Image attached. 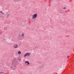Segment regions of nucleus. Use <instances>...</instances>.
<instances>
[{
  "mask_svg": "<svg viewBox=\"0 0 74 74\" xmlns=\"http://www.w3.org/2000/svg\"><path fill=\"white\" fill-rule=\"evenodd\" d=\"M0 74H5V73L3 72H0Z\"/></svg>",
  "mask_w": 74,
  "mask_h": 74,
  "instance_id": "1a4fd4ad",
  "label": "nucleus"
},
{
  "mask_svg": "<svg viewBox=\"0 0 74 74\" xmlns=\"http://www.w3.org/2000/svg\"><path fill=\"white\" fill-rule=\"evenodd\" d=\"M30 56V53H27L24 55V58H26L27 56L29 57Z\"/></svg>",
  "mask_w": 74,
  "mask_h": 74,
  "instance_id": "20e7f679",
  "label": "nucleus"
},
{
  "mask_svg": "<svg viewBox=\"0 0 74 74\" xmlns=\"http://www.w3.org/2000/svg\"><path fill=\"white\" fill-rule=\"evenodd\" d=\"M14 48H17L18 47V45L17 44H15L13 46Z\"/></svg>",
  "mask_w": 74,
  "mask_h": 74,
  "instance_id": "39448f33",
  "label": "nucleus"
},
{
  "mask_svg": "<svg viewBox=\"0 0 74 74\" xmlns=\"http://www.w3.org/2000/svg\"><path fill=\"white\" fill-rule=\"evenodd\" d=\"M38 14L37 13L34 14L32 17V19H35L37 17Z\"/></svg>",
  "mask_w": 74,
  "mask_h": 74,
  "instance_id": "7ed1b4c3",
  "label": "nucleus"
},
{
  "mask_svg": "<svg viewBox=\"0 0 74 74\" xmlns=\"http://www.w3.org/2000/svg\"><path fill=\"white\" fill-rule=\"evenodd\" d=\"M18 53L19 55H21V51H18Z\"/></svg>",
  "mask_w": 74,
  "mask_h": 74,
  "instance_id": "0eeeda50",
  "label": "nucleus"
},
{
  "mask_svg": "<svg viewBox=\"0 0 74 74\" xmlns=\"http://www.w3.org/2000/svg\"><path fill=\"white\" fill-rule=\"evenodd\" d=\"M0 12H1V11H0Z\"/></svg>",
  "mask_w": 74,
  "mask_h": 74,
  "instance_id": "4468645a",
  "label": "nucleus"
},
{
  "mask_svg": "<svg viewBox=\"0 0 74 74\" xmlns=\"http://www.w3.org/2000/svg\"><path fill=\"white\" fill-rule=\"evenodd\" d=\"M1 12V14H2V15H4V13H3L2 12V11H1L0 12Z\"/></svg>",
  "mask_w": 74,
  "mask_h": 74,
  "instance_id": "6e6552de",
  "label": "nucleus"
},
{
  "mask_svg": "<svg viewBox=\"0 0 74 74\" xmlns=\"http://www.w3.org/2000/svg\"><path fill=\"white\" fill-rule=\"evenodd\" d=\"M24 36H25V34L23 33H22L21 34V35L20 34L18 37L19 40H22L24 38Z\"/></svg>",
  "mask_w": 74,
  "mask_h": 74,
  "instance_id": "f03ea898",
  "label": "nucleus"
},
{
  "mask_svg": "<svg viewBox=\"0 0 74 74\" xmlns=\"http://www.w3.org/2000/svg\"><path fill=\"white\" fill-rule=\"evenodd\" d=\"M25 64H27V65H29L30 64V62L29 61H25Z\"/></svg>",
  "mask_w": 74,
  "mask_h": 74,
  "instance_id": "423d86ee",
  "label": "nucleus"
},
{
  "mask_svg": "<svg viewBox=\"0 0 74 74\" xmlns=\"http://www.w3.org/2000/svg\"><path fill=\"white\" fill-rule=\"evenodd\" d=\"M63 8V9H66V7H64V8Z\"/></svg>",
  "mask_w": 74,
  "mask_h": 74,
  "instance_id": "9b49d317",
  "label": "nucleus"
},
{
  "mask_svg": "<svg viewBox=\"0 0 74 74\" xmlns=\"http://www.w3.org/2000/svg\"><path fill=\"white\" fill-rule=\"evenodd\" d=\"M18 59L19 60V62H21V59Z\"/></svg>",
  "mask_w": 74,
  "mask_h": 74,
  "instance_id": "9d476101",
  "label": "nucleus"
},
{
  "mask_svg": "<svg viewBox=\"0 0 74 74\" xmlns=\"http://www.w3.org/2000/svg\"><path fill=\"white\" fill-rule=\"evenodd\" d=\"M67 58H69V56H67Z\"/></svg>",
  "mask_w": 74,
  "mask_h": 74,
  "instance_id": "ddd939ff",
  "label": "nucleus"
},
{
  "mask_svg": "<svg viewBox=\"0 0 74 74\" xmlns=\"http://www.w3.org/2000/svg\"><path fill=\"white\" fill-rule=\"evenodd\" d=\"M7 16L8 17V16H9V14H8V15H7Z\"/></svg>",
  "mask_w": 74,
  "mask_h": 74,
  "instance_id": "f8f14e48",
  "label": "nucleus"
},
{
  "mask_svg": "<svg viewBox=\"0 0 74 74\" xmlns=\"http://www.w3.org/2000/svg\"><path fill=\"white\" fill-rule=\"evenodd\" d=\"M11 68L12 70H15L16 69V64L15 62H12Z\"/></svg>",
  "mask_w": 74,
  "mask_h": 74,
  "instance_id": "f257e3e1",
  "label": "nucleus"
}]
</instances>
